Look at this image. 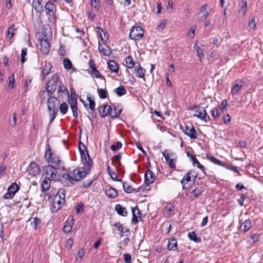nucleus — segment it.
I'll list each match as a JSON object with an SVG mask.
<instances>
[{"mask_svg":"<svg viewBox=\"0 0 263 263\" xmlns=\"http://www.w3.org/2000/svg\"><path fill=\"white\" fill-rule=\"evenodd\" d=\"M84 149L79 145V151L81 155V160L83 167L73 170L69 174H64L62 177L72 183L73 181H79L84 178L89 172L92 165V161L90 158L89 155L86 147L83 145Z\"/></svg>","mask_w":263,"mask_h":263,"instance_id":"nucleus-1","label":"nucleus"},{"mask_svg":"<svg viewBox=\"0 0 263 263\" xmlns=\"http://www.w3.org/2000/svg\"><path fill=\"white\" fill-rule=\"evenodd\" d=\"M46 153L45 156L46 157L48 155L47 161L49 164L48 166L54 170H60L63 167V162L59 159V157L54 153L51 152L49 144H47L45 147Z\"/></svg>","mask_w":263,"mask_h":263,"instance_id":"nucleus-2","label":"nucleus"},{"mask_svg":"<svg viewBox=\"0 0 263 263\" xmlns=\"http://www.w3.org/2000/svg\"><path fill=\"white\" fill-rule=\"evenodd\" d=\"M65 201V191L60 189L58 191L53 199V209L52 211H57L60 209Z\"/></svg>","mask_w":263,"mask_h":263,"instance_id":"nucleus-3","label":"nucleus"},{"mask_svg":"<svg viewBox=\"0 0 263 263\" xmlns=\"http://www.w3.org/2000/svg\"><path fill=\"white\" fill-rule=\"evenodd\" d=\"M45 8L49 22L52 24H54L57 21L56 6L52 2H48L45 6Z\"/></svg>","mask_w":263,"mask_h":263,"instance_id":"nucleus-4","label":"nucleus"},{"mask_svg":"<svg viewBox=\"0 0 263 263\" xmlns=\"http://www.w3.org/2000/svg\"><path fill=\"white\" fill-rule=\"evenodd\" d=\"M144 30L143 28L139 25H135L130 30L129 37L133 40H140L144 36Z\"/></svg>","mask_w":263,"mask_h":263,"instance_id":"nucleus-5","label":"nucleus"},{"mask_svg":"<svg viewBox=\"0 0 263 263\" xmlns=\"http://www.w3.org/2000/svg\"><path fill=\"white\" fill-rule=\"evenodd\" d=\"M59 76L57 73H55L52 76L47 83L46 90L48 92L53 93L58 84H59Z\"/></svg>","mask_w":263,"mask_h":263,"instance_id":"nucleus-6","label":"nucleus"},{"mask_svg":"<svg viewBox=\"0 0 263 263\" xmlns=\"http://www.w3.org/2000/svg\"><path fill=\"white\" fill-rule=\"evenodd\" d=\"M121 109L118 110V112H113L112 109L110 106L105 105L99 110V114L101 117H105L109 116L111 118L118 117L121 114Z\"/></svg>","mask_w":263,"mask_h":263,"instance_id":"nucleus-7","label":"nucleus"},{"mask_svg":"<svg viewBox=\"0 0 263 263\" xmlns=\"http://www.w3.org/2000/svg\"><path fill=\"white\" fill-rule=\"evenodd\" d=\"M19 187L15 183H12L8 188L7 192L4 194V198L6 199H12L16 193L18 191Z\"/></svg>","mask_w":263,"mask_h":263,"instance_id":"nucleus-8","label":"nucleus"},{"mask_svg":"<svg viewBox=\"0 0 263 263\" xmlns=\"http://www.w3.org/2000/svg\"><path fill=\"white\" fill-rule=\"evenodd\" d=\"M196 114L194 115V117H197L205 123L210 121V117L207 114L204 107H200L198 108V109L196 110Z\"/></svg>","mask_w":263,"mask_h":263,"instance_id":"nucleus-9","label":"nucleus"},{"mask_svg":"<svg viewBox=\"0 0 263 263\" xmlns=\"http://www.w3.org/2000/svg\"><path fill=\"white\" fill-rule=\"evenodd\" d=\"M38 48L44 54H47L50 51V45L47 39H40Z\"/></svg>","mask_w":263,"mask_h":263,"instance_id":"nucleus-10","label":"nucleus"},{"mask_svg":"<svg viewBox=\"0 0 263 263\" xmlns=\"http://www.w3.org/2000/svg\"><path fill=\"white\" fill-rule=\"evenodd\" d=\"M44 171L46 174L45 178L50 181H55L58 179L57 172L52 171V168L50 166H46L44 167Z\"/></svg>","mask_w":263,"mask_h":263,"instance_id":"nucleus-11","label":"nucleus"},{"mask_svg":"<svg viewBox=\"0 0 263 263\" xmlns=\"http://www.w3.org/2000/svg\"><path fill=\"white\" fill-rule=\"evenodd\" d=\"M60 104L59 101L55 97H50L47 101L48 110L49 112L52 110H58V106Z\"/></svg>","mask_w":263,"mask_h":263,"instance_id":"nucleus-12","label":"nucleus"},{"mask_svg":"<svg viewBox=\"0 0 263 263\" xmlns=\"http://www.w3.org/2000/svg\"><path fill=\"white\" fill-rule=\"evenodd\" d=\"M156 180V176L154 173L149 170H147L144 174V183L145 187H149V185L153 183Z\"/></svg>","mask_w":263,"mask_h":263,"instance_id":"nucleus-13","label":"nucleus"},{"mask_svg":"<svg viewBox=\"0 0 263 263\" xmlns=\"http://www.w3.org/2000/svg\"><path fill=\"white\" fill-rule=\"evenodd\" d=\"M162 154L170 167L172 168H175L176 167V165L174 161V159L172 158L173 157V154H170L168 150H165Z\"/></svg>","mask_w":263,"mask_h":263,"instance_id":"nucleus-14","label":"nucleus"},{"mask_svg":"<svg viewBox=\"0 0 263 263\" xmlns=\"http://www.w3.org/2000/svg\"><path fill=\"white\" fill-rule=\"evenodd\" d=\"M68 103L70 106L71 109L72 111V114L73 117L75 118H78V107H77V98H69L68 100Z\"/></svg>","mask_w":263,"mask_h":263,"instance_id":"nucleus-15","label":"nucleus"},{"mask_svg":"<svg viewBox=\"0 0 263 263\" xmlns=\"http://www.w3.org/2000/svg\"><path fill=\"white\" fill-rule=\"evenodd\" d=\"M243 87V83L241 80H236L235 81L233 86L231 88V93L233 96L237 95L238 92Z\"/></svg>","mask_w":263,"mask_h":263,"instance_id":"nucleus-16","label":"nucleus"},{"mask_svg":"<svg viewBox=\"0 0 263 263\" xmlns=\"http://www.w3.org/2000/svg\"><path fill=\"white\" fill-rule=\"evenodd\" d=\"M52 66L49 62H45V65L42 69V73L41 77H42V80H44L45 77L48 75L51 70Z\"/></svg>","mask_w":263,"mask_h":263,"instance_id":"nucleus-17","label":"nucleus"},{"mask_svg":"<svg viewBox=\"0 0 263 263\" xmlns=\"http://www.w3.org/2000/svg\"><path fill=\"white\" fill-rule=\"evenodd\" d=\"M182 130L186 135L190 137L191 139H195L197 138V133L193 126H192L191 128L185 126L184 129H182Z\"/></svg>","mask_w":263,"mask_h":263,"instance_id":"nucleus-18","label":"nucleus"},{"mask_svg":"<svg viewBox=\"0 0 263 263\" xmlns=\"http://www.w3.org/2000/svg\"><path fill=\"white\" fill-rule=\"evenodd\" d=\"M135 72L137 77L142 78L145 81V70L142 68L140 63H138V65L135 66Z\"/></svg>","mask_w":263,"mask_h":263,"instance_id":"nucleus-19","label":"nucleus"},{"mask_svg":"<svg viewBox=\"0 0 263 263\" xmlns=\"http://www.w3.org/2000/svg\"><path fill=\"white\" fill-rule=\"evenodd\" d=\"M253 227V223L250 219H247L243 222L240 226V230L243 232L249 230Z\"/></svg>","mask_w":263,"mask_h":263,"instance_id":"nucleus-20","label":"nucleus"},{"mask_svg":"<svg viewBox=\"0 0 263 263\" xmlns=\"http://www.w3.org/2000/svg\"><path fill=\"white\" fill-rule=\"evenodd\" d=\"M28 222H30L31 226L35 230L41 227V219L39 218L31 217L28 219Z\"/></svg>","mask_w":263,"mask_h":263,"instance_id":"nucleus-21","label":"nucleus"},{"mask_svg":"<svg viewBox=\"0 0 263 263\" xmlns=\"http://www.w3.org/2000/svg\"><path fill=\"white\" fill-rule=\"evenodd\" d=\"M177 240L174 237L170 238L168 240L167 249L175 251L177 249Z\"/></svg>","mask_w":263,"mask_h":263,"instance_id":"nucleus-22","label":"nucleus"},{"mask_svg":"<svg viewBox=\"0 0 263 263\" xmlns=\"http://www.w3.org/2000/svg\"><path fill=\"white\" fill-rule=\"evenodd\" d=\"M40 167L36 163H32L31 164L30 169L29 170V173L33 176H35L40 173Z\"/></svg>","mask_w":263,"mask_h":263,"instance_id":"nucleus-23","label":"nucleus"},{"mask_svg":"<svg viewBox=\"0 0 263 263\" xmlns=\"http://www.w3.org/2000/svg\"><path fill=\"white\" fill-rule=\"evenodd\" d=\"M108 66L110 70L113 72H118L119 65L114 60L109 61L108 63Z\"/></svg>","mask_w":263,"mask_h":263,"instance_id":"nucleus-24","label":"nucleus"},{"mask_svg":"<svg viewBox=\"0 0 263 263\" xmlns=\"http://www.w3.org/2000/svg\"><path fill=\"white\" fill-rule=\"evenodd\" d=\"M16 32V28L15 27L14 25H11L8 29L7 37L9 40H11Z\"/></svg>","mask_w":263,"mask_h":263,"instance_id":"nucleus-25","label":"nucleus"},{"mask_svg":"<svg viewBox=\"0 0 263 263\" xmlns=\"http://www.w3.org/2000/svg\"><path fill=\"white\" fill-rule=\"evenodd\" d=\"M99 50L100 52H103L104 55L109 56L111 53L110 48L106 45L103 46L99 45Z\"/></svg>","mask_w":263,"mask_h":263,"instance_id":"nucleus-26","label":"nucleus"},{"mask_svg":"<svg viewBox=\"0 0 263 263\" xmlns=\"http://www.w3.org/2000/svg\"><path fill=\"white\" fill-rule=\"evenodd\" d=\"M106 195L110 198H114L117 195V192L116 189L110 187L105 190Z\"/></svg>","mask_w":263,"mask_h":263,"instance_id":"nucleus-27","label":"nucleus"},{"mask_svg":"<svg viewBox=\"0 0 263 263\" xmlns=\"http://www.w3.org/2000/svg\"><path fill=\"white\" fill-rule=\"evenodd\" d=\"M115 210L117 213L122 216H126L127 212L126 208L120 204H117L115 206Z\"/></svg>","mask_w":263,"mask_h":263,"instance_id":"nucleus-28","label":"nucleus"},{"mask_svg":"<svg viewBox=\"0 0 263 263\" xmlns=\"http://www.w3.org/2000/svg\"><path fill=\"white\" fill-rule=\"evenodd\" d=\"M203 192V190L201 187H197L191 192L190 194L191 195L190 197H192L193 196L195 198H198Z\"/></svg>","mask_w":263,"mask_h":263,"instance_id":"nucleus-29","label":"nucleus"},{"mask_svg":"<svg viewBox=\"0 0 263 263\" xmlns=\"http://www.w3.org/2000/svg\"><path fill=\"white\" fill-rule=\"evenodd\" d=\"M114 92H115L118 97H121L124 95H125L127 92L125 88V87L123 85H121L119 87L115 88L114 90Z\"/></svg>","mask_w":263,"mask_h":263,"instance_id":"nucleus-30","label":"nucleus"},{"mask_svg":"<svg viewBox=\"0 0 263 263\" xmlns=\"http://www.w3.org/2000/svg\"><path fill=\"white\" fill-rule=\"evenodd\" d=\"M42 0H33V7L37 12H41L42 10L43 7L42 5Z\"/></svg>","mask_w":263,"mask_h":263,"instance_id":"nucleus-31","label":"nucleus"},{"mask_svg":"<svg viewBox=\"0 0 263 263\" xmlns=\"http://www.w3.org/2000/svg\"><path fill=\"white\" fill-rule=\"evenodd\" d=\"M188 237L190 240L194 241L195 242H200L201 241V239L197 237V235L195 231L189 233Z\"/></svg>","mask_w":263,"mask_h":263,"instance_id":"nucleus-32","label":"nucleus"},{"mask_svg":"<svg viewBox=\"0 0 263 263\" xmlns=\"http://www.w3.org/2000/svg\"><path fill=\"white\" fill-rule=\"evenodd\" d=\"M125 63L126 67L128 68H133L135 65V61L132 56L129 55L126 58Z\"/></svg>","mask_w":263,"mask_h":263,"instance_id":"nucleus-33","label":"nucleus"},{"mask_svg":"<svg viewBox=\"0 0 263 263\" xmlns=\"http://www.w3.org/2000/svg\"><path fill=\"white\" fill-rule=\"evenodd\" d=\"M58 92L63 93L65 95H68V90L67 88L62 84L61 82H59L58 87Z\"/></svg>","mask_w":263,"mask_h":263,"instance_id":"nucleus-34","label":"nucleus"},{"mask_svg":"<svg viewBox=\"0 0 263 263\" xmlns=\"http://www.w3.org/2000/svg\"><path fill=\"white\" fill-rule=\"evenodd\" d=\"M51 181L48 180L45 178L44 180L42 181L41 186L43 191H46L48 190L50 187V182Z\"/></svg>","mask_w":263,"mask_h":263,"instance_id":"nucleus-35","label":"nucleus"},{"mask_svg":"<svg viewBox=\"0 0 263 263\" xmlns=\"http://www.w3.org/2000/svg\"><path fill=\"white\" fill-rule=\"evenodd\" d=\"M191 159L192 160L193 164L194 166H197L198 168H200L201 171H204V166L201 165L199 162L197 160V159L192 155H191Z\"/></svg>","mask_w":263,"mask_h":263,"instance_id":"nucleus-36","label":"nucleus"},{"mask_svg":"<svg viewBox=\"0 0 263 263\" xmlns=\"http://www.w3.org/2000/svg\"><path fill=\"white\" fill-rule=\"evenodd\" d=\"M196 28L197 27L195 26H192L190 27V29L186 34L187 37L189 39L193 40L194 38L195 32Z\"/></svg>","mask_w":263,"mask_h":263,"instance_id":"nucleus-37","label":"nucleus"},{"mask_svg":"<svg viewBox=\"0 0 263 263\" xmlns=\"http://www.w3.org/2000/svg\"><path fill=\"white\" fill-rule=\"evenodd\" d=\"M136 209H138V206H135L134 208H133L132 209V214H133V217H132V222L136 224L139 221V217L138 216H137L136 215Z\"/></svg>","mask_w":263,"mask_h":263,"instance_id":"nucleus-38","label":"nucleus"},{"mask_svg":"<svg viewBox=\"0 0 263 263\" xmlns=\"http://www.w3.org/2000/svg\"><path fill=\"white\" fill-rule=\"evenodd\" d=\"M123 187L124 192L126 193H131L134 191L132 186L129 185L126 182H123Z\"/></svg>","mask_w":263,"mask_h":263,"instance_id":"nucleus-39","label":"nucleus"},{"mask_svg":"<svg viewBox=\"0 0 263 263\" xmlns=\"http://www.w3.org/2000/svg\"><path fill=\"white\" fill-rule=\"evenodd\" d=\"M249 31L250 32L254 31L256 29V23L255 22V17H253L252 18L251 20L249 23Z\"/></svg>","mask_w":263,"mask_h":263,"instance_id":"nucleus-40","label":"nucleus"},{"mask_svg":"<svg viewBox=\"0 0 263 263\" xmlns=\"http://www.w3.org/2000/svg\"><path fill=\"white\" fill-rule=\"evenodd\" d=\"M15 83V77L14 74L13 73L8 78V88L12 89L14 87Z\"/></svg>","mask_w":263,"mask_h":263,"instance_id":"nucleus-41","label":"nucleus"},{"mask_svg":"<svg viewBox=\"0 0 263 263\" xmlns=\"http://www.w3.org/2000/svg\"><path fill=\"white\" fill-rule=\"evenodd\" d=\"M207 158L212 162H213V163L216 164V165H220V166H222L223 164L222 163V162L219 160L218 159H217V158H216L215 157L212 156V155H207Z\"/></svg>","mask_w":263,"mask_h":263,"instance_id":"nucleus-42","label":"nucleus"},{"mask_svg":"<svg viewBox=\"0 0 263 263\" xmlns=\"http://www.w3.org/2000/svg\"><path fill=\"white\" fill-rule=\"evenodd\" d=\"M59 109L61 114L63 115L66 114L68 109V104L65 102L62 103L59 107Z\"/></svg>","mask_w":263,"mask_h":263,"instance_id":"nucleus-43","label":"nucleus"},{"mask_svg":"<svg viewBox=\"0 0 263 263\" xmlns=\"http://www.w3.org/2000/svg\"><path fill=\"white\" fill-rule=\"evenodd\" d=\"M194 48L196 49L197 54L199 58V60L201 62L202 60V59L204 57V54L202 52V50L200 48V47L197 45V44H195L194 46Z\"/></svg>","mask_w":263,"mask_h":263,"instance_id":"nucleus-44","label":"nucleus"},{"mask_svg":"<svg viewBox=\"0 0 263 263\" xmlns=\"http://www.w3.org/2000/svg\"><path fill=\"white\" fill-rule=\"evenodd\" d=\"M98 92L101 99H105L106 98L107 91L105 89H98Z\"/></svg>","mask_w":263,"mask_h":263,"instance_id":"nucleus-45","label":"nucleus"},{"mask_svg":"<svg viewBox=\"0 0 263 263\" xmlns=\"http://www.w3.org/2000/svg\"><path fill=\"white\" fill-rule=\"evenodd\" d=\"M114 226L118 228L120 232L119 235L121 237L124 235L123 228L122 224L119 222H117L114 224Z\"/></svg>","mask_w":263,"mask_h":263,"instance_id":"nucleus-46","label":"nucleus"},{"mask_svg":"<svg viewBox=\"0 0 263 263\" xmlns=\"http://www.w3.org/2000/svg\"><path fill=\"white\" fill-rule=\"evenodd\" d=\"M64 68L67 69H70L72 68V64L71 62L68 59L63 60Z\"/></svg>","mask_w":263,"mask_h":263,"instance_id":"nucleus-47","label":"nucleus"},{"mask_svg":"<svg viewBox=\"0 0 263 263\" xmlns=\"http://www.w3.org/2000/svg\"><path fill=\"white\" fill-rule=\"evenodd\" d=\"M87 100L89 102V107L93 111L95 109V102L90 97H87Z\"/></svg>","mask_w":263,"mask_h":263,"instance_id":"nucleus-48","label":"nucleus"},{"mask_svg":"<svg viewBox=\"0 0 263 263\" xmlns=\"http://www.w3.org/2000/svg\"><path fill=\"white\" fill-rule=\"evenodd\" d=\"M91 70L92 73L95 75L96 78H102L101 73H100L99 70H98L97 69L96 67H91Z\"/></svg>","mask_w":263,"mask_h":263,"instance_id":"nucleus-49","label":"nucleus"},{"mask_svg":"<svg viewBox=\"0 0 263 263\" xmlns=\"http://www.w3.org/2000/svg\"><path fill=\"white\" fill-rule=\"evenodd\" d=\"M166 23V21L165 20H163L161 21V22L157 25V30L160 31H162L165 27Z\"/></svg>","mask_w":263,"mask_h":263,"instance_id":"nucleus-50","label":"nucleus"},{"mask_svg":"<svg viewBox=\"0 0 263 263\" xmlns=\"http://www.w3.org/2000/svg\"><path fill=\"white\" fill-rule=\"evenodd\" d=\"M209 15L208 12H205L202 14L198 13V20L200 22L204 21Z\"/></svg>","mask_w":263,"mask_h":263,"instance_id":"nucleus-51","label":"nucleus"},{"mask_svg":"<svg viewBox=\"0 0 263 263\" xmlns=\"http://www.w3.org/2000/svg\"><path fill=\"white\" fill-rule=\"evenodd\" d=\"M27 48H24L22 49L21 51V62L22 63H24L26 61V59H25V56L27 55Z\"/></svg>","mask_w":263,"mask_h":263,"instance_id":"nucleus-52","label":"nucleus"},{"mask_svg":"<svg viewBox=\"0 0 263 263\" xmlns=\"http://www.w3.org/2000/svg\"><path fill=\"white\" fill-rule=\"evenodd\" d=\"M124 263H132V255L129 253L123 254Z\"/></svg>","mask_w":263,"mask_h":263,"instance_id":"nucleus-53","label":"nucleus"},{"mask_svg":"<svg viewBox=\"0 0 263 263\" xmlns=\"http://www.w3.org/2000/svg\"><path fill=\"white\" fill-rule=\"evenodd\" d=\"M122 143L121 142L118 141L116 143V145L113 144L111 145L110 149L112 151H115L118 149L121 148L122 147Z\"/></svg>","mask_w":263,"mask_h":263,"instance_id":"nucleus-54","label":"nucleus"},{"mask_svg":"<svg viewBox=\"0 0 263 263\" xmlns=\"http://www.w3.org/2000/svg\"><path fill=\"white\" fill-rule=\"evenodd\" d=\"M210 113L211 114V115L214 117L215 118H219V111L216 108H214L213 109H212L211 111H210Z\"/></svg>","mask_w":263,"mask_h":263,"instance_id":"nucleus-55","label":"nucleus"},{"mask_svg":"<svg viewBox=\"0 0 263 263\" xmlns=\"http://www.w3.org/2000/svg\"><path fill=\"white\" fill-rule=\"evenodd\" d=\"M58 110H52L49 113V116L50 119V123H51L55 119Z\"/></svg>","mask_w":263,"mask_h":263,"instance_id":"nucleus-56","label":"nucleus"},{"mask_svg":"<svg viewBox=\"0 0 263 263\" xmlns=\"http://www.w3.org/2000/svg\"><path fill=\"white\" fill-rule=\"evenodd\" d=\"M190 173L191 172H189L184 176L183 179L180 181L181 184H183L184 180H185L186 182H189L191 181Z\"/></svg>","mask_w":263,"mask_h":263,"instance_id":"nucleus-57","label":"nucleus"},{"mask_svg":"<svg viewBox=\"0 0 263 263\" xmlns=\"http://www.w3.org/2000/svg\"><path fill=\"white\" fill-rule=\"evenodd\" d=\"M173 3L172 1L170 0L167 1V5H166V9L167 11L171 12L173 10Z\"/></svg>","mask_w":263,"mask_h":263,"instance_id":"nucleus-58","label":"nucleus"},{"mask_svg":"<svg viewBox=\"0 0 263 263\" xmlns=\"http://www.w3.org/2000/svg\"><path fill=\"white\" fill-rule=\"evenodd\" d=\"M246 199V195L245 194H241L240 198L238 200V202L240 205L242 206L244 204V201Z\"/></svg>","mask_w":263,"mask_h":263,"instance_id":"nucleus-59","label":"nucleus"},{"mask_svg":"<svg viewBox=\"0 0 263 263\" xmlns=\"http://www.w3.org/2000/svg\"><path fill=\"white\" fill-rule=\"evenodd\" d=\"M208 7V5L207 4H205L203 5L200 8V12L199 13L202 14L205 12H208L207 8Z\"/></svg>","mask_w":263,"mask_h":263,"instance_id":"nucleus-60","label":"nucleus"},{"mask_svg":"<svg viewBox=\"0 0 263 263\" xmlns=\"http://www.w3.org/2000/svg\"><path fill=\"white\" fill-rule=\"evenodd\" d=\"M72 229V226L70 224L65 225L63 227V231L66 233L69 232Z\"/></svg>","mask_w":263,"mask_h":263,"instance_id":"nucleus-61","label":"nucleus"},{"mask_svg":"<svg viewBox=\"0 0 263 263\" xmlns=\"http://www.w3.org/2000/svg\"><path fill=\"white\" fill-rule=\"evenodd\" d=\"M223 121L225 124H228L231 121V117L229 114H227L223 117Z\"/></svg>","mask_w":263,"mask_h":263,"instance_id":"nucleus-62","label":"nucleus"},{"mask_svg":"<svg viewBox=\"0 0 263 263\" xmlns=\"http://www.w3.org/2000/svg\"><path fill=\"white\" fill-rule=\"evenodd\" d=\"M251 238L253 240L254 242H257L260 238V235L257 234H254L252 235Z\"/></svg>","mask_w":263,"mask_h":263,"instance_id":"nucleus-63","label":"nucleus"},{"mask_svg":"<svg viewBox=\"0 0 263 263\" xmlns=\"http://www.w3.org/2000/svg\"><path fill=\"white\" fill-rule=\"evenodd\" d=\"M91 5L95 8H97L99 6V0H91Z\"/></svg>","mask_w":263,"mask_h":263,"instance_id":"nucleus-64","label":"nucleus"}]
</instances>
